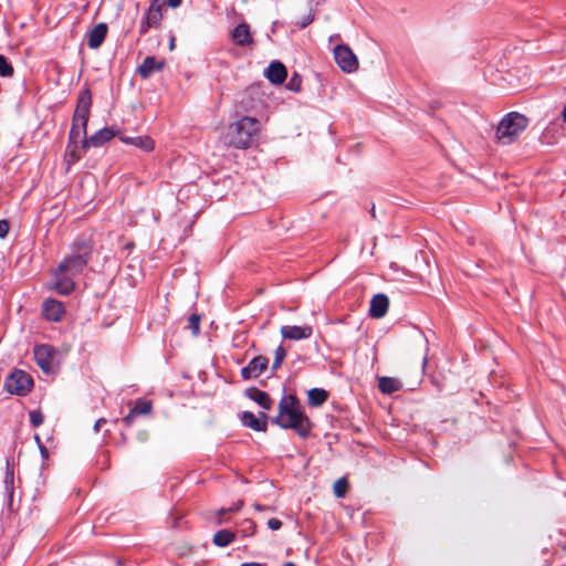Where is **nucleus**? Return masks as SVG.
Masks as SVG:
<instances>
[{
  "instance_id": "f257e3e1",
  "label": "nucleus",
  "mask_w": 566,
  "mask_h": 566,
  "mask_svg": "<svg viewBox=\"0 0 566 566\" xmlns=\"http://www.w3.org/2000/svg\"><path fill=\"white\" fill-rule=\"evenodd\" d=\"M92 105V95L88 90L83 91L76 103L75 112L72 118V127L69 134V144L66 146L64 160L67 167H71L82 157L81 149L83 137L86 136L87 122Z\"/></svg>"
},
{
  "instance_id": "f03ea898",
  "label": "nucleus",
  "mask_w": 566,
  "mask_h": 566,
  "mask_svg": "<svg viewBox=\"0 0 566 566\" xmlns=\"http://www.w3.org/2000/svg\"><path fill=\"white\" fill-rule=\"evenodd\" d=\"M273 422L283 429H292L300 437L306 438L312 429L308 417L294 395L284 396L279 402V415Z\"/></svg>"
},
{
  "instance_id": "7ed1b4c3",
  "label": "nucleus",
  "mask_w": 566,
  "mask_h": 566,
  "mask_svg": "<svg viewBox=\"0 0 566 566\" xmlns=\"http://www.w3.org/2000/svg\"><path fill=\"white\" fill-rule=\"evenodd\" d=\"M260 132L259 119L243 116L228 126L223 138L224 144L237 149H247L258 140Z\"/></svg>"
},
{
  "instance_id": "20e7f679",
  "label": "nucleus",
  "mask_w": 566,
  "mask_h": 566,
  "mask_svg": "<svg viewBox=\"0 0 566 566\" xmlns=\"http://www.w3.org/2000/svg\"><path fill=\"white\" fill-rule=\"evenodd\" d=\"M528 119L526 116L511 112L506 114L497 125L496 138L503 145L512 144L516 137L526 129Z\"/></svg>"
},
{
  "instance_id": "39448f33",
  "label": "nucleus",
  "mask_w": 566,
  "mask_h": 566,
  "mask_svg": "<svg viewBox=\"0 0 566 566\" xmlns=\"http://www.w3.org/2000/svg\"><path fill=\"white\" fill-rule=\"evenodd\" d=\"M75 251L65 256L64 260L59 264L60 272H67L70 275L80 274L86 264L88 263L90 255L92 252L91 245L85 241L75 242Z\"/></svg>"
},
{
  "instance_id": "423d86ee",
  "label": "nucleus",
  "mask_w": 566,
  "mask_h": 566,
  "mask_svg": "<svg viewBox=\"0 0 566 566\" xmlns=\"http://www.w3.org/2000/svg\"><path fill=\"white\" fill-rule=\"evenodd\" d=\"M32 387V377L21 369H14L4 380V388L11 395L25 396Z\"/></svg>"
},
{
  "instance_id": "0eeeda50",
  "label": "nucleus",
  "mask_w": 566,
  "mask_h": 566,
  "mask_svg": "<svg viewBox=\"0 0 566 566\" xmlns=\"http://www.w3.org/2000/svg\"><path fill=\"white\" fill-rule=\"evenodd\" d=\"M334 57L337 65L346 73L355 72L358 69V60L347 45H337L334 49Z\"/></svg>"
},
{
  "instance_id": "6e6552de",
  "label": "nucleus",
  "mask_w": 566,
  "mask_h": 566,
  "mask_svg": "<svg viewBox=\"0 0 566 566\" xmlns=\"http://www.w3.org/2000/svg\"><path fill=\"white\" fill-rule=\"evenodd\" d=\"M36 365L43 373L50 374L53 371L55 350L52 346L43 344L34 347L33 350Z\"/></svg>"
},
{
  "instance_id": "1a4fd4ad",
  "label": "nucleus",
  "mask_w": 566,
  "mask_h": 566,
  "mask_svg": "<svg viewBox=\"0 0 566 566\" xmlns=\"http://www.w3.org/2000/svg\"><path fill=\"white\" fill-rule=\"evenodd\" d=\"M117 132L109 127H104L93 134L90 138L86 136L83 137L82 140V148L85 151L90 147H101L107 142H109L112 138L116 136Z\"/></svg>"
},
{
  "instance_id": "9d476101",
  "label": "nucleus",
  "mask_w": 566,
  "mask_h": 566,
  "mask_svg": "<svg viewBox=\"0 0 566 566\" xmlns=\"http://www.w3.org/2000/svg\"><path fill=\"white\" fill-rule=\"evenodd\" d=\"M269 365V359L265 356H256L250 360V363L241 369V376L248 380L251 378H258L262 375Z\"/></svg>"
},
{
  "instance_id": "9b49d317",
  "label": "nucleus",
  "mask_w": 566,
  "mask_h": 566,
  "mask_svg": "<svg viewBox=\"0 0 566 566\" xmlns=\"http://www.w3.org/2000/svg\"><path fill=\"white\" fill-rule=\"evenodd\" d=\"M54 282L53 289L61 295H69L73 292L75 283L73 275L67 272H60V268H56L53 273Z\"/></svg>"
},
{
  "instance_id": "f8f14e48",
  "label": "nucleus",
  "mask_w": 566,
  "mask_h": 566,
  "mask_svg": "<svg viewBox=\"0 0 566 566\" xmlns=\"http://www.w3.org/2000/svg\"><path fill=\"white\" fill-rule=\"evenodd\" d=\"M281 334L286 339L302 340L307 339L312 336L313 328L310 325H284L281 327Z\"/></svg>"
},
{
  "instance_id": "ddd939ff",
  "label": "nucleus",
  "mask_w": 566,
  "mask_h": 566,
  "mask_svg": "<svg viewBox=\"0 0 566 566\" xmlns=\"http://www.w3.org/2000/svg\"><path fill=\"white\" fill-rule=\"evenodd\" d=\"M42 312L45 318L52 322H60L65 313L63 303L54 298L43 302Z\"/></svg>"
},
{
  "instance_id": "4468645a",
  "label": "nucleus",
  "mask_w": 566,
  "mask_h": 566,
  "mask_svg": "<svg viewBox=\"0 0 566 566\" xmlns=\"http://www.w3.org/2000/svg\"><path fill=\"white\" fill-rule=\"evenodd\" d=\"M107 31L108 27L104 22H101L88 30L86 33L88 48L94 50L98 49L107 35Z\"/></svg>"
},
{
  "instance_id": "2eb2a0df",
  "label": "nucleus",
  "mask_w": 566,
  "mask_h": 566,
  "mask_svg": "<svg viewBox=\"0 0 566 566\" xmlns=\"http://www.w3.org/2000/svg\"><path fill=\"white\" fill-rule=\"evenodd\" d=\"M242 423L255 431H265L268 426V416L264 412L256 417L251 411H244L241 416Z\"/></svg>"
},
{
  "instance_id": "dca6fc26",
  "label": "nucleus",
  "mask_w": 566,
  "mask_h": 566,
  "mask_svg": "<svg viewBox=\"0 0 566 566\" xmlns=\"http://www.w3.org/2000/svg\"><path fill=\"white\" fill-rule=\"evenodd\" d=\"M265 76L272 84L277 85L282 84L285 81L287 76V71L283 63L279 61H273L268 66L265 71Z\"/></svg>"
},
{
  "instance_id": "f3484780",
  "label": "nucleus",
  "mask_w": 566,
  "mask_h": 566,
  "mask_svg": "<svg viewBox=\"0 0 566 566\" xmlns=\"http://www.w3.org/2000/svg\"><path fill=\"white\" fill-rule=\"evenodd\" d=\"M389 300L385 294H377L370 301L369 315L374 318H381L386 315Z\"/></svg>"
},
{
  "instance_id": "a211bd4d",
  "label": "nucleus",
  "mask_w": 566,
  "mask_h": 566,
  "mask_svg": "<svg viewBox=\"0 0 566 566\" xmlns=\"http://www.w3.org/2000/svg\"><path fill=\"white\" fill-rule=\"evenodd\" d=\"M233 42L240 46H247L253 43L250 28L247 23L238 24L231 32Z\"/></svg>"
},
{
  "instance_id": "6ab92c4d",
  "label": "nucleus",
  "mask_w": 566,
  "mask_h": 566,
  "mask_svg": "<svg viewBox=\"0 0 566 566\" xmlns=\"http://www.w3.org/2000/svg\"><path fill=\"white\" fill-rule=\"evenodd\" d=\"M166 6L165 0H154L146 14V23L148 27H155L163 18V10Z\"/></svg>"
},
{
  "instance_id": "aec40b11",
  "label": "nucleus",
  "mask_w": 566,
  "mask_h": 566,
  "mask_svg": "<svg viewBox=\"0 0 566 566\" xmlns=\"http://www.w3.org/2000/svg\"><path fill=\"white\" fill-rule=\"evenodd\" d=\"M245 396L256 402L264 410H270L272 408L273 401L265 391L251 387L245 390Z\"/></svg>"
},
{
  "instance_id": "412c9836",
  "label": "nucleus",
  "mask_w": 566,
  "mask_h": 566,
  "mask_svg": "<svg viewBox=\"0 0 566 566\" xmlns=\"http://www.w3.org/2000/svg\"><path fill=\"white\" fill-rule=\"evenodd\" d=\"M378 388L382 394L391 395L399 391L402 388V385L396 378L384 376L378 378Z\"/></svg>"
},
{
  "instance_id": "4be33fe9",
  "label": "nucleus",
  "mask_w": 566,
  "mask_h": 566,
  "mask_svg": "<svg viewBox=\"0 0 566 566\" xmlns=\"http://www.w3.org/2000/svg\"><path fill=\"white\" fill-rule=\"evenodd\" d=\"M327 391L319 388H313L307 394V401L310 406L318 407L327 400Z\"/></svg>"
},
{
  "instance_id": "5701e85b",
  "label": "nucleus",
  "mask_w": 566,
  "mask_h": 566,
  "mask_svg": "<svg viewBox=\"0 0 566 566\" xmlns=\"http://www.w3.org/2000/svg\"><path fill=\"white\" fill-rule=\"evenodd\" d=\"M235 538V534L230 530H220L213 535V544L219 547L230 545Z\"/></svg>"
},
{
  "instance_id": "b1692460",
  "label": "nucleus",
  "mask_w": 566,
  "mask_h": 566,
  "mask_svg": "<svg viewBox=\"0 0 566 566\" xmlns=\"http://www.w3.org/2000/svg\"><path fill=\"white\" fill-rule=\"evenodd\" d=\"M139 416H142V400L137 399L134 407L129 409V412L122 419V422L129 427Z\"/></svg>"
},
{
  "instance_id": "393cba45",
  "label": "nucleus",
  "mask_w": 566,
  "mask_h": 566,
  "mask_svg": "<svg viewBox=\"0 0 566 566\" xmlns=\"http://www.w3.org/2000/svg\"><path fill=\"white\" fill-rule=\"evenodd\" d=\"M164 67V61H157L153 56L144 59V77L154 71H159Z\"/></svg>"
},
{
  "instance_id": "a878e982",
  "label": "nucleus",
  "mask_w": 566,
  "mask_h": 566,
  "mask_svg": "<svg viewBox=\"0 0 566 566\" xmlns=\"http://www.w3.org/2000/svg\"><path fill=\"white\" fill-rule=\"evenodd\" d=\"M13 73V66L10 64V62L4 55L0 54V76L11 77Z\"/></svg>"
},
{
  "instance_id": "bb28decb",
  "label": "nucleus",
  "mask_w": 566,
  "mask_h": 566,
  "mask_svg": "<svg viewBox=\"0 0 566 566\" xmlns=\"http://www.w3.org/2000/svg\"><path fill=\"white\" fill-rule=\"evenodd\" d=\"M255 527H256L255 523L252 520L247 518V520L242 521V523L239 526L238 532L241 533L242 536L247 537V536H251L254 534Z\"/></svg>"
},
{
  "instance_id": "cd10ccee",
  "label": "nucleus",
  "mask_w": 566,
  "mask_h": 566,
  "mask_svg": "<svg viewBox=\"0 0 566 566\" xmlns=\"http://www.w3.org/2000/svg\"><path fill=\"white\" fill-rule=\"evenodd\" d=\"M200 321L201 317L199 314H191L188 318V328L195 336L200 333Z\"/></svg>"
},
{
  "instance_id": "c85d7f7f",
  "label": "nucleus",
  "mask_w": 566,
  "mask_h": 566,
  "mask_svg": "<svg viewBox=\"0 0 566 566\" xmlns=\"http://www.w3.org/2000/svg\"><path fill=\"white\" fill-rule=\"evenodd\" d=\"M347 489L348 483L345 478H340L334 483V493L337 497H343L346 494Z\"/></svg>"
},
{
  "instance_id": "c756f323",
  "label": "nucleus",
  "mask_w": 566,
  "mask_h": 566,
  "mask_svg": "<svg viewBox=\"0 0 566 566\" xmlns=\"http://www.w3.org/2000/svg\"><path fill=\"white\" fill-rule=\"evenodd\" d=\"M285 357H286L285 348H283L282 346H279L275 349V357H274V361H273L272 368L273 369H277L282 365V363L285 359Z\"/></svg>"
},
{
  "instance_id": "7c9ffc66",
  "label": "nucleus",
  "mask_w": 566,
  "mask_h": 566,
  "mask_svg": "<svg viewBox=\"0 0 566 566\" xmlns=\"http://www.w3.org/2000/svg\"><path fill=\"white\" fill-rule=\"evenodd\" d=\"M301 87H302V78L300 75L297 74H294L289 83H287V88L290 91H293V92H300L301 91Z\"/></svg>"
},
{
  "instance_id": "2f4dec72",
  "label": "nucleus",
  "mask_w": 566,
  "mask_h": 566,
  "mask_svg": "<svg viewBox=\"0 0 566 566\" xmlns=\"http://www.w3.org/2000/svg\"><path fill=\"white\" fill-rule=\"evenodd\" d=\"M29 416H30V422L34 428H36L43 423L44 417L41 411L32 410V411H30Z\"/></svg>"
},
{
  "instance_id": "473e14b6",
  "label": "nucleus",
  "mask_w": 566,
  "mask_h": 566,
  "mask_svg": "<svg viewBox=\"0 0 566 566\" xmlns=\"http://www.w3.org/2000/svg\"><path fill=\"white\" fill-rule=\"evenodd\" d=\"M120 140L125 144H130L136 147H142V136L127 137L125 135L120 136Z\"/></svg>"
},
{
  "instance_id": "72a5a7b5",
  "label": "nucleus",
  "mask_w": 566,
  "mask_h": 566,
  "mask_svg": "<svg viewBox=\"0 0 566 566\" xmlns=\"http://www.w3.org/2000/svg\"><path fill=\"white\" fill-rule=\"evenodd\" d=\"M314 20V13L311 11L308 12V14H306L305 17H303L300 21L296 22V24L301 28V29H304L306 28L307 25H310Z\"/></svg>"
},
{
  "instance_id": "f704fd0d",
  "label": "nucleus",
  "mask_w": 566,
  "mask_h": 566,
  "mask_svg": "<svg viewBox=\"0 0 566 566\" xmlns=\"http://www.w3.org/2000/svg\"><path fill=\"white\" fill-rule=\"evenodd\" d=\"M242 506H243V501L239 500L235 503H233L230 507L221 509L219 511V515H221L226 512H239L242 509Z\"/></svg>"
},
{
  "instance_id": "c9c22d12",
  "label": "nucleus",
  "mask_w": 566,
  "mask_h": 566,
  "mask_svg": "<svg viewBox=\"0 0 566 566\" xmlns=\"http://www.w3.org/2000/svg\"><path fill=\"white\" fill-rule=\"evenodd\" d=\"M9 222L7 220H0V238L4 239L9 233Z\"/></svg>"
},
{
  "instance_id": "e433bc0d",
  "label": "nucleus",
  "mask_w": 566,
  "mask_h": 566,
  "mask_svg": "<svg viewBox=\"0 0 566 566\" xmlns=\"http://www.w3.org/2000/svg\"><path fill=\"white\" fill-rule=\"evenodd\" d=\"M4 482L7 485L13 484V468L10 467L9 462H7V472Z\"/></svg>"
},
{
  "instance_id": "4c0bfd02",
  "label": "nucleus",
  "mask_w": 566,
  "mask_h": 566,
  "mask_svg": "<svg viewBox=\"0 0 566 566\" xmlns=\"http://www.w3.org/2000/svg\"><path fill=\"white\" fill-rule=\"evenodd\" d=\"M268 526L272 531H277L282 527V522L279 518H270L268 521Z\"/></svg>"
},
{
  "instance_id": "58836bf2",
  "label": "nucleus",
  "mask_w": 566,
  "mask_h": 566,
  "mask_svg": "<svg viewBox=\"0 0 566 566\" xmlns=\"http://www.w3.org/2000/svg\"><path fill=\"white\" fill-rule=\"evenodd\" d=\"M155 147V143L149 137L144 136V151H151Z\"/></svg>"
},
{
  "instance_id": "ea45409f",
  "label": "nucleus",
  "mask_w": 566,
  "mask_h": 566,
  "mask_svg": "<svg viewBox=\"0 0 566 566\" xmlns=\"http://www.w3.org/2000/svg\"><path fill=\"white\" fill-rule=\"evenodd\" d=\"M151 401L149 400H144V416L148 415L151 412Z\"/></svg>"
},
{
  "instance_id": "a19ab883",
  "label": "nucleus",
  "mask_w": 566,
  "mask_h": 566,
  "mask_svg": "<svg viewBox=\"0 0 566 566\" xmlns=\"http://www.w3.org/2000/svg\"><path fill=\"white\" fill-rule=\"evenodd\" d=\"M165 1H166V4H168L171 8H178L182 2V0H165Z\"/></svg>"
},
{
  "instance_id": "79ce46f5",
  "label": "nucleus",
  "mask_w": 566,
  "mask_h": 566,
  "mask_svg": "<svg viewBox=\"0 0 566 566\" xmlns=\"http://www.w3.org/2000/svg\"><path fill=\"white\" fill-rule=\"evenodd\" d=\"M104 423H106V420H105L104 418H101V419L96 420V422H95V424H94V430H95L96 432H98V431H99V429H101V427H102Z\"/></svg>"
},
{
  "instance_id": "37998d69",
  "label": "nucleus",
  "mask_w": 566,
  "mask_h": 566,
  "mask_svg": "<svg viewBox=\"0 0 566 566\" xmlns=\"http://www.w3.org/2000/svg\"><path fill=\"white\" fill-rule=\"evenodd\" d=\"M35 440H36V442L40 446V450H41L42 454H45L46 453V449L41 444L40 437L38 434L35 436Z\"/></svg>"
},
{
  "instance_id": "c03bdc74",
  "label": "nucleus",
  "mask_w": 566,
  "mask_h": 566,
  "mask_svg": "<svg viewBox=\"0 0 566 566\" xmlns=\"http://www.w3.org/2000/svg\"><path fill=\"white\" fill-rule=\"evenodd\" d=\"M254 509L256 511L270 510V507H266V506H263V505H260V504H254Z\"/></svg>"
},
{
  "instance_id": "a18cd8bd",
  "label": "nucleus",
  "mask_w": 566,
  "mask_h": 566,
  "mask_svg": "<svg viewBox=\"0 0 566 566\" xmlns=\"http://www.w3.org/2000/svg\"><path fill=\"white\" fill-rule=\"evenodd\" d=\"M240 566H262V565H261V564H259V563H254V562H252V563H243V564H241Z\"/></svg>"
},
{
  "instance_id": "49530a36",
  "label": "nucleus",
  "mask_w": 566,
  "mask_h": 566,
  "mask_svg": "<svg viewBox=\"0 0 566 566\" xmlns=\"http://www.w3.org/2000/svg\"><path fill=\"white\" fill-rule=\"evenodd\" d=\"M175 41H176V40H175V38L172 36V38L170 39V42H169V49H170V50H174V48H175Z\"/></svg>"
},
{
  "instance_id": "de8ad7c7",
  "label": "nucleus",
  "mask_w": 566,
  "mask_h": 566,
  "mask_svg": "<svg viewBox=\"0 0 566 566\" xmlns=\"http://www.w3.org/2000/svg\"><path fill=\"white\" fill-rule=\"evenodd\" d=\"M562 118L566 123V105L564 106V108L562 111Z\"/></svg>"
},
{
  "instance_id": "09e8293b",
  "label": "nucleus",
  "mask_w": 566,
  "mask_h": 566,
  "mask_svg": "<svg viewBox=\"0 0 566 566\" xmlns=\"http://www.w3.org/2000/svg\"><path fill=\"white\" fill-rule=\"evenodd\" d=\"M136 73H138V74H140V75H142V65H138V66L136 67Z\"/></svg>"
},
{
  "instance_id": "8fccbe9b",
  "label": "nucleus",
  "mask_w": 566,
  "mask_h": 566,
  "mask_svg": "<svg viewBox=\"0 0 566 566\" xmlns=\"http://www.w3.org/2000/svg\"><path fill=\"white\" fill-rule=\"evenodd\" d=\"M283 566H296V565L294 563H292V562H287Z\"/></svg>"
}]
</instances>
